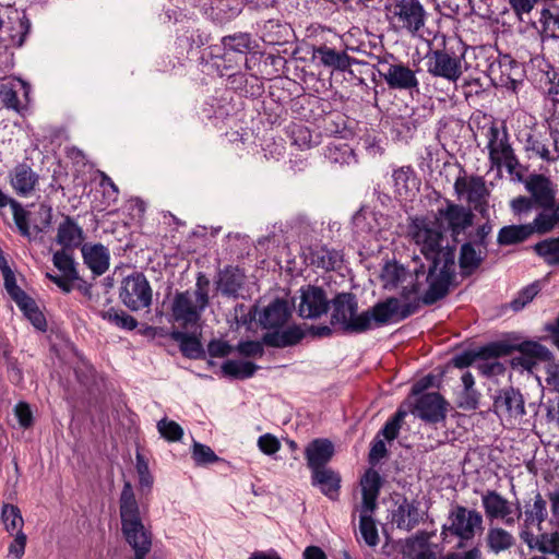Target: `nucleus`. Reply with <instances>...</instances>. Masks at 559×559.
I'll use <instances>...</instances> for the list:
<instances>
[{
	"label": "nucleus",
	"instance_id": "nucleus-42",
	"mask_svg": "<svg viewBox=\"0 0 559 559\" xmlns=\"http://www.w3.org/2000/svg\"><path fill=\"white\" fill-rule=\"evenodd\" d=\"M405 275V267L396 261H392L383 265L380 277L384 282V288H396Z\"/></svg>",
	"mask_w": 559,
	"mask_h": 559
},
{
	"label": "nucleus",
	"instance_id": "nucleus-33",
	"mask_svg": "<svg viewBox=\"0 0 559 559\" xmlns=\"http://www.w3.org/2000/svg\"><path fill=\"white\" fill-rule=\"evenodd\" d=\"M15 304L35 329L40 332L47 331V320L33 297L27 294Z\"/></svg>",
	"mask_w": 559,
	"mask_h": 559
},
{
	"label": "nucleus",
	"instance_id": "nucleus-38",
	"mask_svg": "<svg viewBox=\"0 0 559 559\" xmlns=\"http://www.w3.org/2000/svg\"><path fill=\"white\" fill-rule=\"evenodd\" d=\"M535 253L548 265L559 264V237L544 239L533 246Z\"/></svg>",
	"mask_w": 559,
	"mask_h": 559
},
{
	"label": "nucleus",
	"instance_id": "nucleus-36",
	"mask_svg": "<svg viewBox=\"0 0 559 559\" xmlns=\"http://www.w3.org/2000/svg\"><path fill=\"white\" fill-rule=\"evenodd\" d=\"M224 52H230V56L238 53L246 56L252 49L251 36L248 33H238L227 35L222 38Z\"/></svg>",
	"mask_w": 559,
	"mask_h": 559
},
{
	"label": "nucleus",
	"instance_id": "nucleus-11",
	"mask_svg": "<svg viewBox=\"0 0 559 559\" xmlns=\"http://www.w3.org/2000/svg\"><path fill=\"white\" fill-rule=\"evenodd\" d=\"M247 283L245 269L239 265L227 264L218 269L214 285L215 289L223 297L237 299L241 296Z\"/></svg>",
	"mask_w": 559,
	"mask_h": 559
},
{
	"label": "nucleus",
	"instance_id": "nucleus-4",
	"mask_svg": "<svg viewBox=\"0 0 559 559\" xmlns=\"http://www.w3.org/2000/svg\"><path fill=\"white\" fill-rule=\"evenodd\" d=\"M121 302L131 311H139L152 305L153 292L144 273L134 271L126 276L119 289Z\"/></svg>",
	"mask_w": 559,
	"mask_h": 559
},
{
	"label": "nucleus",
	"instance_id": "nucleus-18",
	"mask_svg": "<svg viewBox=\"0 0 559 559\" xmlns=\"http://www.w3.org/2000/svg\"><path fill=\"white\" fill-rule=\"evenodd\" d=\"M426 280L428 282V288L421 296V301L425 306H432L449 295L451 281L455 280L454 267L442 266L439 273L437 274L436 272L432 276H429L428 272Z\"/></svg>",
	"mask_w": 559,
	"mask_h": 559
},
{
	"label": "nucleus",
	"instance_id": "nucleus-61",
	"mask_svg": "<svg viewBox=\"0 0 559 559\" xmlns=\"http://www.w3.org/2000/svg\"><path fill=\"white\" fill-rule=\"evenodd\" d=\"M4 288L11 299L16 302L22 299L25 295H27L17 284L14 272H7L3 274Z\"/></svg>",
	"mask_w": 559,
	"mask_h": 559
},
{
	"label": "nucleus",
	"instance_id": "nucleus-53",
	"mask_svg": "<svg viewBox=\"0 0 559 559\" xmlns=\"http://www.w3.org/2000/svg\"><path fill=\"white\" fill-rule=\"evenodd\" d=\"M192 459L197 465H207L221 461V457L209 445L200 442H194L192 445Z\"/></svg>",
	"mask_w": 559,
	"mask_h": 559
},
{
	"label": "nucleus",
	"instance_id": "nucleus-35",
	"mask_svg": "<svg viewBox=\"0 0 559 559\" xmlns=\"http://www.w3.org/2000/svg\"><path fill=\"white\" fill-rule=\"evenodd\" d=\"M259 366L252 361L228 359L222 365L224 376L231 379L243 380L253 377Z\"/></svg>",
	"mask_w": 559,
	"mask_h": 559
},
{
	"label": "nucleus",
	"instance_id": "nucleus-63",
	"mask_svg": "<svg viewBox=\"0 0 559 559\" xmlns=\"http://www.w3.org/2000/svg\"><path fill=\"white\" fill-rule=\"evenodd\" d=\"M479 360L477 349H467L462 353L455 354L451 358V364L459 369L467 368L475 361Z\"/></svg>",
	"mask_w": 559,
	"mask_h": 559
},
{
	"label": "nucleus",
	"instance_id": "nucleus-23",
	"mask_svg": "<svg viewBox=\"0 0 559 559\" xmlns=\"http://www.w3.org/2000/svg\"><path fill=\"white\" fill-rule=\"evenodd\" d=\"M526 190L532 194L534 202L543 207L554 206L555 190L550 179L544 175H531L525 183Z\"/></svg>",
	"mask_w": 559,
	"mask_h": 559
},
{
	"label": "nucleus",
	"instance_id": "nucleus-9",
	"mask_svg": "<svg viewBox=\"0 0 559 559\" xmlns=\"http://www.w3.org/2000/svg\"><path fill=\"white\" fill-rule=\"evenodd\" d=\"M300 302L296 310L302 319H319L330 310V301L323 287L317 285H304L299 289Z\"/></svg>",
	"mask_w": 559,
	"mask_h": 559
},
{
	"label": "nucleus",
	"instance_id": "nucleus-24",
	"mask_svg": "<svg viewBox=\"0 0 559 559\" xmlns=\"http://www.w3.org/2000/svg\"><path fill=\"white\" fill-rule=\"evenodd\" d=\"M438 228L426 229L423 235L421 253L425 259L430 261L429 276H432L440 265V248L444 238L442 223L437 224Z\"/></svg>",
	"mask_w": 559,
	"mask_h": 559
},
{
	"label": "nucleus",
	"instance_id": "nucleus-34",
	"mask_svg": "<svg viewBox=\"0 0 559 559\" xmlns=\"http://www.w3.org/2000/svg\"><path fill=\"white\" fill-rule=\"evenodd\" d=\"M489 142H488V150H489V158L493 165L500 166L501 159L504 157H511V154H513V148L510 145L508 141V134L504 133V139L500 140L499 146H497V141L499 136V130L497 127L492 126L489 129Z\"/></svg>",
	"mask_w": 559,
	"mask_h": 559
},
{
	"label": "nucleus",
	"instance_id": "nucleus-31",
	"mask_svg": "<svg viewBox=\"0 0 559 559\" xmlns=\"http://www.w3.org/2000/svg\"><path fill=\"white\" fill-rule=\"evenodd\" d=\"M513 333L507 334V337L499 341L489 342L477 349L479 360L487 361L511 355L514 352Z\"/></svg>",
	"mask_w": 559,
	"mask_h": 559
},
{
	"label": "nucleus",
	"instance_id": "nucleus-2",
	"mask_svg": "<svg viewBox=\"0 0 559 559\" xmlns=\"http://www.w3.org/2000/svg\"><path fill=\"white\" fill-rule=\"evenodd\" d=\"M492 228V223L488 221L467 234V240L461 245L459 252V266L462 277L472 276L486 260Z\"/></svg>",
	"mask_w": 559,
	"mask_h": 559
},
{
	"label": "nucleus",
	"instance_id": "nucleus-30",
	"mask_svg": "<svg viewBox=\"0 0 559 559\" xmlns=\"http://www.w3.org/2000/svg\"><path fill=\"white\" fill-rule=\"evenodd\" d=\"M481 503L489 521L506 518L512 512L509 501L496 490H487L481 496Z\"/></svg>",
	"mask_w": 559,
	"mask_h": 559
},
{
	"label": "nucleus",
	"instance_id": "nucleus-41",
	"mask_svg": "<svg viewBox=\"0 0 559 559\" xmlns=\"http://www.w3.org/2000/svg\"><path fill=\"white\" fill-rule=\"evenodd\" d=\"M431 534L426 531H418L414 536L407 538L402 546V554L408 559H413L421 549L429 546Z\"/></svg>",
	"mask_w": 559,
	"mask_h": 559
},
{
	"label": "nucleus",
	"instance_id": "nucleus-39",
	"mask_svg": "<svg viewBox=\"0 0 559 559\" xmlns=\"http://www.w3.org/2000/svg\"><path fill=\"white\" fill-rule=\"evenodd\" d=\"M524 525L526 528L534 522H537V524L540 525L547 519V502L539 491H536L533 507L530 508V506L526 504V510L524 511Z\"/></svg>",
	"mask_w": 559,
	"mask_h": 559
},
{
	"label": "nucleus",
	"instance_id": "nucleus-17",
	"mask_svg": "<svg viewBox=\"0 0 559 559\" xmlns=\"http://www.w3.org/2000/svg\"><path fill=\"white\" fill-rule=\"evenodd\" d=\"M31 85L22 80L3 83L0 85V100L4 108L23 114L29 103Z\"/></svg>",
	"mask_w": 559,
	"mask_h": 559
},
{
	"label": "nucleus",
	"instance_id": "nucleus-52",
	"mask_svg": "<svg viewBox=\"0 0 559 559\" xmlns=\"http://www.w3.org/2000/svg\"><path fill=\"white\" fill-rule=\"evenodd\" d=\"M489 197V191L486 188L485 180L483 177L473 176L469 179L468 192H467V202L468 204H473Z\"/></svg>",
	"mask_w": 559,
	"mask_h": 559
},
{
	"label": "nucleus",
	"instance_id": "nucleus-32",
	"mask_svg": "<svg viewBox=\"0 0 559 559\" xmlns=\"http://www.w3.org/2000/svg\"><path fill=\"white\" fill-rule=\"evenodd\" d=\"M533 235L531 224L507 225L500 228L497 236L499 246H513L524 242Z\"/></svg>",
	"mask_w": 559,
	"mask_h": 559
},
{
	"label": "nucleus",
	"instance_id": "nucleus-56",
	"mask_svg": "<svg viewBox=\"0 0 559 559\" xmlns=\"http://www.w3.org/2000/svg\"><path fill=\"white\" fill-rule=\"evenodd\" d=\"M480 393L476 389L463 390L457 400V407L463 411H476L479 405Z\"/></svg>",
	"mask_w": 559,
	"mask_h": 559
},
{
	"label": "nucleus",
	"instance_id": "nucleus-20",
	"mask_svg": "<svg viewBox=\"0 0 559 559\" xmlns=\"http://www.w3.org/2000/svg\"><path fill=\"white\" fill-rule=\"evenodd\" d=\"M312 58L319 60L324 67L341 72L347 71L353 64L361 63L359 60L349 57L346 51H337L325 44L313 47Z\"/></svg>",
	"mask_w": 559,
	"mask_h": 559
},
{
	"label": "nucleus",
	"instance_id": "nucleus-26",
	"mask_svg": "<svg viewBox=\"0 0 559 559\" xmlns=\"http://www.w3.org/2000/svg\"><path fill=\"white\" fill-rule=\"evenodd\" d=\"M81 252L84 263L95 276L103 275L109 269V250L103 243H84Z\"/></svg>",
	"mask_w": 559,
	"mask_h": 559
},
{
	"label": "nucleus",
	"instance_id": "nucleus-55",
	"mask_svg": "<svg viewBox=\"0 0 559 559\" xmlns=\"http://www.w3.org/2000/svg\"><path fill=\"white\" fill-rule=\"evenodd\" d=\"M264 345L263 337L261 341H240L236 349L243 357H262L264 354Z\"/></svg>",
	"mask_w": 559,
	"mask_h": 559
},
{
	"label": "nucleus",
	"instance_id": "nucleus-13",
	"mask_svg": "<svg viewBox=\"0 0 559 559\" xmlns=\"http://www.w3.org/2000/svg\"><path fill=\"white\" fill-rule=\"evenodd\" d=\"M203 309L191 299L189 290L177 292L170 307L169 322H178L183 329L195 325L202 318Z\"/></svg>",
	"mask_w": 559,
	"mask_h": 559
},
{
	"label": "nucleus",
	"instance_id": "nucleus-27",
	"mask_svg": "<svg viewBox=\"0 0 559 559\" xmlns=\"http://www.w3.org/2000/svg\"><path fill=\"white\" fill-rule=\"evenodd\" d=\"M341 481V475L331 468L325 467L311 472L312 486L319 487L321 492L333 501L338 499Z\"/></svg>",
	"mask_w": 559,
	"mask_h": 559
},
{
	"label": "nucleus",
	"instance_id": "nucleus-8",
	"mask_svg": "<svg viewBox=\"0 0 559 559\" xmlns=\"http://www.w3.org/2000/svg\"><path fill=\"white\" fill-rule=\"evenodd\" d=\"M377 71L390 90L418 91L419 82L415 71L403 62L390 63L379 59Z\"/></svg>",
	"mask_w": 559,
	"mask_h": 559
},
{
	"label": "nucleus",
	"instance_id": "nucleus-59",
	"mask_svg": "<svg viewBox=\"0 0 559 559\" xmlns=\"http://www.w3.org/2000/svg\"><path fill=\"white\" fill-rule=\"evenodd\" d=\"M389 451L384 441L377 435L371 442V448L368 454V462L373 467L376 466L382 459L386 457Z\"/></svg>",
	"mask_w": 559,
	"mask_h": 559
},
{
	"label": "nucleus",
	"instance_id": "nucleus-1",
	"mask_svg": "<svg viewBox=\"0 0 559 559\" xmlns=\"http://www.w3.org/2000/svg\"><path fill=\"white\" fill-rule=\"evenodd\" d=\"M121 533L134 550L135 559H144L152 548V532L144 526L139 502L130 481H124L119 497Z\"/></svg>",
	"mask_w": 559,
	"mask_h": 559
},
{
	"label": "nucleus",
	"instance_id": "nucleus-46",
	"mask_svg": "<svg viewBox=\"0 0 559 559\" xmlns=\"http://www.w3.org/2000/svg\"><path fill=\"white\" fill-rule=\"evenodd\" d=\"M362 495H380L383 486V478L372 466L366 469L360 479Z\"/></svg>",
	"mask_w": 559,
	"mask_h": 559
},
{
	"label": "nucleus",
	"instance_id": "nucleus-14",
	"mask_svg": "<svg viewBox=\"0 0 559 559\" xmlns=\"http://www.w3.org/2000/svg\"><path fill=\"white\" fill-rule=\"evenodd\" d=\"M399 308L400 299L396 297H388L362 311L361 333L371 330L372 324L383 326L392 321H396Z\"/></svg>",
	"mask_w": 559,
	"mask_h": 559
},
{
	"label": "nucleus",
	"instance_id": "nucleus-22",
	"mask_svg": "<svg viewBox=\"0 0 559 559\" xmlns=\"http://www.w3.org/2000/svg\"><path fill=\"white\" fill-rule=\"evenodd\" d=\"M307 331L299 324L288 325L286 329H277L263 334L265 346L274 348L293 347L301 343L306 337Z\"/></svg>",
	"mask_w": 559,
	"mask_h": 559
},
{
	"label": "nucleus",
	"instance_id": "nucleus-5",
	"mask_svg": "<svg viewBox=\"0 0 559 559\" xmlns=\"http://www.w3.org/2000/svg\"><path fill=\"white\" fill-rule=\"evenodd\" d=\"M450 525L442 526V534L450 532L460 538L456 548L465 547L464 540L472 539L476 531H483V515L477 510H467L463 506L456 504L449 514Z\"/></svg>",
	"mask_w": 559,
	"mask_h": 559
},
{
	"label": "nucleus",
	"instance_id": "nucleus-28",
	"mask_svg": "<svg viewBox=\"0 0 559 559\" xmlns=\"http://www.w3.org/2000/svg\"><path fill=\"white\" fill-rule=\"evenodd\" d=\"M39 176L26 163L17 164L10 173V182L19 195H27L38 183Z\"/></svg>",
	"mask_w": 559,
	"mask_h": 559
},
{
	"label": "nucleus",
	"instance_id": "nucleus-60",
	"mask_svg": "<svg viewBox=\"0 0 559 559\" xmlns=\"http://www.w3.org/2000/svg\"><path fill=\"white\" fill-rule=\"evenodd\" d=\"M414 177V171L409 166L401 167L393 173V180L396 191L401 194L402 191H408V181Z\"/></svg>",
	"mask_w": 559,
	"mask_h": 559
},
{
	"label": "nucleus",
	"instance_id": "nucleus-40",
	"mask_svg": "<svg viewBox=\"0 0 559 559\" xmlns=\"http://www.w3.org/2000/svg\"><path fill=\"white\" fill-rule=\"evenodd\" d=\"M135 461V468L139 475V490L142 495H148L154 484V477L150 472L148 461L139 451L136 452Z\"/></svg>",
	"mask_w": 559,
	"mask_h": 559
},
{
	"label": "nucleus",
	"instance_id": "nucleus-21",
	"mask_svg": "<svg viewBox=\"0 0 559 559\" xmlns=\"http://www.w3.org/2000/svg\"><path fill=\"white\" fill-rule=\"evenodd\" d=\"M334 444L326 438H317L308 443L305 456L308 467L312 471L325 468L334 455Z\"/></svg>",
	"mask_w": 559,
	"mask_h": 559
},
{
	"label": "nucleus",
	"instance_id": "nucleus-47",
	"mask_svg": "<svg viewBox=\"0 0 559 559\" xmlns=\"http://www.w3.org/2000/svg\"><path fill=\"white\" fill-rule=\"evenodd\" d=\"M53 265L62 273L70 277H79V272L75 266L74 259L71 254L67 253L66 249H61L53 253Z\"/></svg>",
	"mask_w": 559,
	"mask_h": 559
},
{
	"label": "nucleus",
	"instance_id": "nucleus-51",
	"mask_svg": "<svg viewBox=\"0 0 559 559\" xmlns=\"http://www.w3.org/2000/svg\"><path fill=\"white\" fill-rule=\"evenodd\" d=\"M157 430L169 442L180 441L183 437L181 426L174 420H168L166 417L157 423Z\"/></svg>",
	"mask_w": 559,
	"mask_h": 559
},
{
	"label": "nucleus",
	"instance_id": "nucleus-3",
	"mask_svg": "<svg viewBox=\"0 0 559 559\" xmlns=\"http://www.w3.org/2000/svg\"><path fill=\"white\" fill-rule=\"evenodd\" d=\"M330 302V324L343 334H361L362 312L358 313L357 296L352 292H341Z\"/></svg>",
	"mask_w": 559,
	"mask_h": 559
},
{
	"label": "nucleus",
	"instance_id": "nucleus-44",
	"mask_svg": "<svg viewBox=\"0 0 559 559\" xmlns=\"http://www.w3.org/2000/svg\"><path fill=\"white\" fill-rule=\"evenodd\" d=\"M1 518L4 523L8 533L13 535L14 532H23L24 520L22 518L20 509L10 503H5L2 507Z\"/></svg>",
	"mask_w": 559,
	"mask_h": 559
},
{
	"label": "nucleus",
	"instance_id": "nucleus-7",
	"mask_svg": "<svg viewBox=\"0 0 559 559\" xmlns=\"http://www.w3.org/2000/svg\"><path fill=\"white\" fill-rule=\"evenodd\" d=\"M513 346L514 352H520L521 356L513 357L510 360L512 368L521 367L526 371L532 372L537 366V361L549 362L552 361V353L540 343L531 340H522V336L513 332Z\"/></svg>",
	"mask_w": 559,
	"mask_h": 559
},
{
	"label": "nucleus",
	"instance_id": "nucleus-50",
	"mask_svg": "<svg viewBox=\"0 0 559 559\" xmlns=\"http://www.w3.org/2000/svg\"><path fill=\"white\" fill-rule=\"evenodd\" d=\"M359 530L365 543L374 547L379 542L378 530L370 514H360Z\"/></svg>",
	"mask_w": 559,
	"mask_h": 559
},
{
	"label": "nucleus",
	"instance_id": "nucleus-29",
	"mask_svg": "<svg viewBox=\"0 0 559 559\" xmlns=\"http://www.w3.org/2000/svg\"><path fill=\"white\" fill-rule=\"evenodd\" d=\"M84 240V233L82 227H80L74 218L69 215H66L63 221L59 224L57 230L56 241L59 243L62 249H74L82 247V241Z\"/></svg>",
	"mask_w": 559,
	"mask_h": 559
},
{
	"label": "nucleus",
	"instance_id": "nucleus-37",
	"mask_svg": "<svg viewBox=\"0 0 559 559\" xmlns=\"http://www.w3.org/2000/svg\"><path fill=\"white\" fill-rule=\"evenodd\" d=\"M514 542V537L501 527H490L486 536L487 546L495 554L511 548Z\"/></svg>",
	"mask_w": 559,
	"mask_h": 559
},
{
	"label": "nucleus",
	"instance_id": "nucleus-54",
	"mask_svg": "<svg viewBox=\"0 0 559 559\" xmlns=\"http://www.w3.org/2000/svg\"><path fill=\"white\" fill-rule=\"evenodd\" d=\"M11 210L13 213L14 223L20 231V234L24 237H31V230L28 225V215L29 213L24 210L22 204L17 201H12Z\"/></svg>",
	"mask_w": 559,
	"mask_h": 559
},
{
	"label": "nucleus",
	"instance_id": "nucleus-45",
	"mask_svg": "<svg viewBox=\"0 0 559 559\" xmlns=\"http://www.w3.org/2000/svg\"><path fill=\"white\" fill-rule=\"evenodd\" d=\"M210 36L199 28L188 27L178 37L180 46L189 50L199 49L209 43Z\"/></svg>",
	"mask_w": 559,
	"mask_h": 559
},
{
	"label": "nucleus",
	"instance_id": "nucleus-10",
	"mask_svg": "<svg viewBox=\"0 0 559 559\" xmlns=\"http://www.w3.org/2000/svg\"><path fill=\"white\" fill-rule=\"evenodd\" d=\"M493 412L500 418L520 419L525 415V400L520 389L512 385L496 391Z\"/></svg>",
	"mask_w": 559,
	"mask_h": 559
},
{
	"label": "nucleus",
	"instance_id": "nucleus-58",
	"mask_svg": "<svg viewBox=\"0 0 559 559\" xmlns=\"http://www.w3.org/2000/svg\"><path fill=\"white\" fill-rule=\"evenodd\" d=\"M555 216H551V214L546 213H539L534 222L531 224V228H533V234L537 233L539 235H545L550 233L555 226L558 224L555 221Z\"/></svg>",
	"mask_w": 559,
	"mask_h": 559
},
{
	"label": "nucleus",
	"instance_id": "nucleus-6",
	"mask_svg": "<svg viewBox=\"0 0 559 559\" xmlns=\"http://www.w3.org/2000/svg\"><path fill=\"white\" fill-rule=\"evenodd\" d=\"M475 214L471 207L463 204L445 200V207L438 209L436 214V224L442 223V229L449 231L452 239L457 241V237L465 234L473 226Z\"/></svg>",
	"mask_w": 559,
	"mask_h": 559
},
{
	"label": "nucleus",
	"instance_id": "nucleus-57",
	"mask_svg": "<svg viewBox=\"0 0 559 559\" xmlns=\"http://www.w3.org/2000/svg\"><path fill=\"white\" fill-rule=\"evenodd\" d=\"M205 350L211 358H223L229 356L234 352V347L227 341L213 338L209 342Z\"/></svg>",
	"mask_w": 559,
	"mask_h": 559
},
{
	"label": "nucleus",
	"instance_id": "nucleus-62",
	"mask_svg": "<svg viewBox=\"0 0 559 559\" xmlns=\"http://www.w3.org/2000/svg\"><path fill=\"white\" fill-rule=\"evenodd\" d=\"M328 248L322 246L319 248H309V253L307 255V260L310 265H313L319 269H323L329 271V262H326Z\"/></svg>",
	"mask_w": 559,
	"mask_h": 559
},
{
	"label": "nucleus",
	"instance_id": "nucleus-64",
	"mask_svg": "<svg viewBox=\"0 0 559 559\" xmlns=\"http://www.w3.org/2000/svg\"><path fill=\"white\" fill-rule=\"evenodd\" d=\"M14 414L21 427L27 429L33 426V413L29 405L26 402H19L14 407Z\"/></svg>",
	"mask_w": 559,
	"mask_h": 559
},
{
	"label": "nucleus",
	"instance_id": "nucleus-25",
	"mask_svg": "<svg viewBox=\"0 0 559 559\" xmlns=\"http://www.w3.org/2000/svg\"><path fill=\"white\" fill-rule=\"evenodd\" d=\"M168 336L178 343L183 357L193 360L206 359V350L201 343L200 335L174 329L168 333Z\"/></svg>",
	"mask_w": 559,
	"mask_h": 559
},
{
	"label": "nucleus",
	"instance_id": "nucleus-16",
	"mask_svg": "<svg viewBox=\"0 0 559 559\" xmlns=\"http://www.w3.org/2000/svg\"><path fill=\"white\" fill-rule=\"evenodd\" d=\"M428 72L433 76L455 82L462 75L461 58L445 49L433 50L428 62Z\"/></svg>",
	"mask_w": 559,
	"mask_h": 559
},
{
	"label": "nucleus",
	"instance_id": "nucleus-43",
	"mask_svg": "<svg viewBox=\"0 0 559 559\" xmlns=\"http://www.w3.org/2000/svg\"><path fill=\"white\" fill-rule=\"evenodd\" d=\"M102 318L122 330L132 331L139 325L138 320L133 316L114 307L109 308L107 311H103Z\"/></svg>",
	"mask_w": 559,
	"mask_h": 559
},
{
	"label": "nucleus",
	"instance_id": "nucleus-15",
	"mask_svg": "<svg viewBox=\"0 0 559 559\" xmlns=\"http://www.w3.org/2000/svg\"><path fill=\"white\" fill-rule=\"evenodd\" d=\"M448 402L438 392L424 393L416 400L412 411L427 424H437L445 419Z\"/></svg>",
	"mask_w": 559,
	"mask_h": 559
},
{
	"label": "nucleus",
	"instance_id": "nucleus-12",
	"mask_svg": "<svg viewBox=\"0 0 559 559\" xmlns=\"http://www.w3.org/2000/svg\"><path fill=\"white\" fill-rule=\"evenodd\" d=\"M294 308L295 298L289 301L287 299L276 297L260 311L258 324L270 332L271 330L274 331L282 329L289 321Z\"/></svg>",
	"mask_w": 559,
	"mask_h": 559
},
{
	"label": "nucleus",
	"instance_id": "nucleus-48",
	"mask_svg": "<svg viewBox=\"0 0 559 559\" xmlns=\"http://www.w3.org/2000/svg\"><path fill=\"white\" fill-rule=\"evenodd\" d=\"M260 310L258 305H253L249 309L243 304H237L234 307V318L238 325L246 326L248 330L251 329L253 322H258Z\"/></svg>",
	"mask_w": 559,
	"mask_h": 559
},
{
	"label": "nucleus",
	"instance_id": "nucleus-49",
	"mask_svg": "<svg viewBox=\"0 0 559 559\" xmlns=\"http://www.w3.org/2000/svg\"><path fill=\"white\" fill-rule=\"evenodd\" d=\"M539 282L535 281L534 283L522 288L518 296L510 302V308L513 311L522 310L527 304H530L535 296L539 293Z\"/></svg>",
	"mask_w": 559,
	"mask_h": 559
},
{
	"label": "nucleus",
	"instance_id": "nucleus-19",
	"mask_svg": "<svg viewBox=\"0 0 559 559\" xmlns=\"http://www.w3.org/2000/svg\"><path fill=\"white\" fill-rule=\"evenodd\" d=\"M394 16L401 27L416 34L425 25L426 11L419 0H400L394 7Z\"/></svg>",
	"mask_w": 559,
	"mask_h": 559
}]
</instances>
